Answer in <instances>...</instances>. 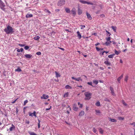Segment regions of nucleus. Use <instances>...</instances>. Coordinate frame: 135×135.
<instances>
[{
    "mask_svg": "<svg viewBox=\"0 0 135 135\" xmlns=\"http://www.w3.org/2000/svg\"><path fill=\"white\" fill-rule=\"evenodd\" d=\"M15 71H17L18 72H20L22 71V70L20 69V68H18L17 69L15 70Z\"/></svg>",
    "mask_w": 135,
    "mask_h": 135,
    "instance_id": "nucleus-37",
    "label": "nucleus"
},
{
    "mask_svg": "<svg viewBox=\"0 0 135 135\" xmlns=\"http://www.w3.org/2000/svg\"><path fill=\"white\" fill-rule=\"evenodd\" d=\"M111 28L112 29L114 32H116L117 27L116 26H111Z\"/></svg>",
    "mask_w": 135,
    "mask_h": 135,
    "instance_id": "nucleus-23",
    "label": "nucleus"
},
{
    "mask_svg": "<svg viewBox=\"0 0 135 135\" xmlns=\"http://www.w3.org/2000/svg\"><path fill=\"white\" fill-rule=\"evenodd\" d=\"M109 59L108 58H106V61H104V63L107 66H110L112 65L111 62H109Z\"/></svg>",
    "mask_w": 135,
    "mask_h": 135,
    "instance_id": "nucleus-5",
    "label": "nucleus"
},
{
    "mask_svg": "<svg viewBox=\"0 0 135 135\" xmlns=\"http://www.w3.org/2000/svg\"><path fill=\"white\" fill-rule=\"evenodd\" d=\"M114 52L115 54H116L117 55H118L119 53H120V52L119 51H117L115 49L114 50Z\"/></svg>",
    "mask_w": 135,
    "mask_h": 135,
    "instance_id": "nucleus-27",
    "label": "nucleus"
},
{
    "mask_svg": "<svg viewBox=\"0 0 135 135\" xmlns=\"http://www.w3.org/2000/svg\"><path fill=\"white\" fill-rule=\"evenodd\" d=\"M128 77L127 76H126L124 79V80L126 81H127L128 79Z\"/></svg>",
    "mask_w": 135,
    "mask_h": 135,
    "instance_id": "nucleus-51",
    "label": "nucleus"
},
{
    "mask_svg": "<svg viewBox=\"0 0 135 135\" xmlns=\"http://www.w3.org/2000/svg\"><path fill=\"white\" fill-rule=\"evenodd\" d=\"M123 77V74H122V75L119 77L117 79V81H118V83H120V80Z\"/></svg>",
    "mask_w": 135,
    "mask_h": 135,
    "instance_id": "nucleus-12",
    "label": "nucleus"
},
{
    "mask_svg": "<svg viewBox=\"0 0 135 135\" xmlns=\"http://www.w3.org/2000/svg\"><path fill=\"white\" fill-rule=\"evenodd\" d=\"M86 4H90V5H96L95 4H94L93 3H91L90 2H87L86 1Z\"/></svg>",
    "mask_w": 135,
    "mask_h": 135,
    "instance_id": "nucleus-33",
    "label": "nucleus"
},
{
    "mask_svg": "<svg viewBox=\"0 0 135 135\" xmlns=\"http://www.w3.org/2000/svg\"><path fill=\"white\" fill-rule=\"evenodd\" d=\"M40 38V37L39 36H36L34 38V39L35 40H38Z\"/></svg>",
    "mask_w": 135,
    "mask_h": 135,
    "instance_id": "nucleus-29",
    "label": "nucleus"
},
{
    "mask_svg": "<svg viewBox=\"0 0 135 135\" xmlns=\"http://www.w3.org/2000/svg\"><path fill=\"white\" fill-rule=\"evenodd\" d=\"M51 108V106L50 107V108H46V110H50Z\"/></svg>",
    "mask_w": 135,
    "mask_h": 135,
    "instance_id": "nucleus-57",
    "label": "nucleus"
},
{
    "mask_svg": "<svg viewBox=\"0 0 135 135\" xmlns=\"http://www.w3.org/2000/svg\"><path fill=\"white\" fill-rule=\"evenodd\" d=\"M65 88L66 89H72V87L69 85H67L65 86Z\"/></svg>",
    "mask_w": 135,
    "mask_h": 135,
    "instance_id": "nucleus-24",
    "label": "nucleus"
},
{
    "mask_svg": "<svg viewBox=\"0 0 135 135\" xmlns=\"http://www.w3.org/2000/svg\"><path fill=\"white\" fill-rule=\"evenodd\" d=\"M25 56L27 58L30 59L32 56L30 54H27L25 55Z\"/></svg>",
    "mask_w": 135,
    "mask_h": 135,
    "instance_id": "nucleus-14",
    "label": "nucleus"
},
{
    "mask_svg": "<svg viewBox=\"0 0 135 135\" xmlns=\"http://www.w3.org/2000/svg\"><path fill=\"white\" fill-rule=\"evenodd\" d=\"M87 84L93 87H94V86L92 85V82H88L87 83Z\"/></svg>",
    "mask_w": 135,
    "mask_h": 135,
    "instance_id": "nucleus-44",
    "label": "nucleus"
},
{
    "mask_svg": "<svg viewBox=\"0 0 135 135\" xmlns=\"http://www.w3.org/2000/svg\"><path fill=\"white\" fill-rule=\"evenodd\" d=\"M84 114V112L83 111H81L79 114V116H82Z\"/></svg>",
    "mask_w": 135,
    "mask_h": 135,
    "instance_id": "nucleus-21",
    "label": "nucleus"
},
{
    "mask_svg": "<svg viewBox=\"0 0 135 135\" xmlns=\"http://www.w3.org/2000/svg\"><path fill=\"white\" fill-rule=\"evenodd\" d=\"M17 99H16L15 100H14L12 102V103H14L16 102V101L17 100Z\"/></svg>",
    "mask_w": 135,
    "mask_h": 135,
    "instance_id": "nucleus-58",
    "label": "nucleus"
},
{
    "mask_svg": "<svg viewBox=\"0 0 135 135\" xmlns=\"http://www.w3.org/2000/svg\"><path fill=\"white\" fill-rule=\"evenodd\" d=\"M106 39L107 41H110V40L111 39V37L110 36H109L108 37H107L106 38Z\"/></svg>",
    "mask_w": 135,
    "mask_h": 135,
    "instance_id": "nucleus-40",
    "label": "nucleus"
},
{
    "mask_svg": "<svg viewBox=\"0 0 135 135\" xmlns=\"http://www.w3.org/2000/svg\"><path fill=\"white\" fill-rule=\"evenodd\" d=\"M105 17V16L104 14H102L100 15V17L102 18L104 17Z\"/></svg>",
    "mask_w": 135,
    "mask_h": 135,
    "instance_id": "nucleus-53",
    "label": "nucleus"
},
{
    "mask_svg": "<svg viewBox=\"0 0 135 135\" xmlns=\"http://www.w3.org/2000/svg\"><path fill=\"white\" fill-rule=\"evenodd\" d=\"M100 44V43H99V42H98L96 44H95V46H97L98 45H99Z\"/></svg>",
    "mask_w": 135,
    "mask_h": 135,
    "instance_id": "nucleus-61",
    "label": "nucleus"
},
{
    "mask_svg": "<svg viewBox=\"0 0 135 135\" xmlns=\"http://www.w3.org/2000/svg\"><path fill=\"white\" fill-rule=\"evenodd\" d=\"M77 36L78 37V38L79 39H80L81 38V36L80 34V32L78 31L77 32Z\"/></svg>",
    "mask_w": 135,
    "mask_h": 135,
    "instance_id": "nucleus-16",
    "label": "nucleus"
},
{
    "mask_svg": "<svg viewBox=\"0 0 135 135\" xmlns=\"http://www.w3.org/2000/svg\"><path fill=\"white\" fill-rule=\"evenodd\" d=\"M81 29H83L85 27V25H80Z\"/></svg>",
    "mask_w": 135,
    "mask_h": 135,
    "instance_id": "nucleus-47",
    "label": "nucleus"
},
{
    "mask_svg": "<svg viewBox=\"0 0 135 135\" xmlns=\"http://www.w3.org/2000/svg\"><path fill=\"white\" fill-rule=\"evenodd\" d=\"M96 49L97 51H99L100 50V48H99L97 47H96Z\"/></svg>",
    "mask_w": 135,
    "mask_h": 135,
    "instance_id": "nucleus-56",
    "label": "nucleus"
},
{
    "mask_svg": "<svg viewBox=\"0 0 135 135\" xmlns=\"http://www.w3.org/2000/svg\"><path fill=\"white\" fill-rule=\"evenodd\" d=\"M100 10H98L95 12L96 14H99L100 13Z\"/></svg>",
    "mask_w": 135,
    "mask_h": 135,
    "instance_id": "nucleus-55",
    "label": "nucleus"
},
{
    "mask_svg": "<svg viewBox=\"0 0 135 135\" xmlns=\"http://www.w3.org/2000/svg\"><path fill=\"white\" fill-rule=\"evenodd\" d=\"M5 5L4 3L2 1L0 0V8L3 11H5V8L4 7Z\"/></svg>",
    "mask_w": 135,
    "mask_h": 135,
    "instance_id": "nucleus-3",
    "label": "nucleus"
},
{
    "mask_svg": "<svg viewBox=\"0 0 135 135\" xmlns=\"http://www.w3.org/2000/svg\"><path fill=\"white\" fill-rule=\"evenodd\" d=\"M4 30L7 34H12L14 32L13 28L9 25L7 26V28L4 29Z\"/></svg>",
    "mask_w": 135,
    "mask_h": 135,
    "instance_id": "nucleus-1",
    "label": "nucleus"
},
{
    "mask_svg": "<svg viewBox=\"0 0 135 135\" xmlns=\"http://www.w3.org/2000/svg\"><path fill=\"white\" fill-rule=\"evenodd\" d=\"M95 105L98 107L100 106V102L99 101L97 102L96 103Z\"/></svg>",
    "mask_w": 135,
    "mask_h": 135,
    "instance_id": "nucleus-34",
    "label": "nucleus"
},
{
    "mask_svg": "<svg viewBox=\"0 0 135 135\" xmlns=\"http://www.w3.org/2000/svg\"><path fill=\"white\" fill-rule=\"evenodd\" d=\"M71 13L73 15V16H75L76 14V12L75 11V8H73L71 11Z\"/></svg>",
    "mask_w": 135,
    "mask_h": 135,
    "instance_id": "nucleus-9",
    "label": "nucleus"
},
{
    "mask_svg": "<svg viewBox=\"0 0 135 135\" xmlns=\"http://www.w3.org/2000/svg\"><path fill=\"white\" fill-rule=\"evenodd\" d=\"M28 102V101L27 100H25L23 103V105H25L26 103H27Z\"/></svg>",
    "mask_w": 135,
    "mask_h": 135,
    "instance_id": "nucleus-45",
    "label": "nucleus"
},
{
    "mask_svg": "<svg viewBox=\"0 0 135 135\" xmlns=\"http://www.w3.org/2000/svg\"><path fill=\"white\" fill-rule=\"evenodd\" d=\"M100 69L102 70H103L104 69V68L102 67H100Z\"/></svg>",
    "mask_w": 135,
    "mask_h": 135,
    "instance_id": "nucleus-64",
    "label": "nucleus"
},
{
    "mask_svg": "<svg viewBox=\"0 0 135 135\" xmlns=\"http://www.w3.org/2000/svg\"><path fill=\"white\" fill-rule=\"evenodd\" d=\"M93 82L96 85H97L98 84V80H93Z\"/></svg>",
    "mask_w": 135,
    "mask_h": 135,
    "instance_id": "nucleus-25",
    "label": "nucleus"
},
{
    "mask_svg": "<svg viewBox=\"0 0 135 135\" xmlns=\"http://www.w3.org/2000/svg\"><path fill=\"white\" fill-rule=\"evenodd\" d=\"M49 97V96L47 95H45L44 94L43 96L42 97H41L42 99V98L44 99H47Z\"/></svg>",
    "mask_w": 135,
    "mask_h": 135,
    "instance_id": "nucleus-17",
    "label": "nucleus"
},
{
    "mask_svg": "<svg viewBox=\"0 0 135 135\" xmlns=\"http://www.w3.org/2000/svg\"><path fill=\"white\" fill-rule=\"evenodd\" d=\"M122 102L123 104L125 106H126L127 105V103H126L124 101V100H122Z\"/></svg>",
    "mask_w": 135,
    "mask_h": 135,
    "instance_id": "nucleus-39",
    "label": "nucleus"
},
{
    "mask_svg": "<svg viewBox=\"0 0 135 135\" xmlns=\"http://www.w3.org/2000/svg\"><path fill=\"white\" fill-rule=\"evenodd\" d=\"M79 2L83 4H86V1H85L80 0L79 1Z\"/></svg>",
    "mask_w": 135,
    "mask_h": 135,
    "instance_id": "nucleus-35",
    "label": "nucleus"
},
{
    "mask_svg": "<svg viewBox=\"0 0 135 135\" xmlns=\"http://www.w3.org/2000/svg\"><path fill=\"white\" fill-rule=\"evenodd\" d=\"M110 90L111 91V92L112 95L113 96H115V94L114 93V90L113 87L110 86Z\"/></svg>",
    "mask_w": 135,
    "mask_h": 135,
    "instance_id": "nucleus-7",
    "label": "nucleus"
},
{
    "mask_svg": "<svg viewBox=\"0 0 135 135\" xmlns=\"http://www.w3.org/2000/svg\"><path fill=\"white\" fill-rule=\"evenodd\" d=\"M99 131L100 133L101 134L103 133V130L101 128H99Z\"/></svg>",
    "mask_w": 135,
    "mask_h": 135,
    "instance_id": "nucleus-30",
    "label": "nucleus"
},
{
    "mask_svg": "<svg viewBox=\"0 0 135 135\" xmlns=\"http://www.w3.org/2000/svg\"><path fill=\"white\" fill-rule=\"evenodd\" d=\"M26 123H27V124H29L30 123V122L29 121H26Z\"/></svg>",
    "mask_w": 135,
    "mask_h": 135,
    "instance_id": "nucleus-63",
    "label": "nucleus"
},
{
    "mask_svg": "<svg viewBox=\"0 0 135 135\" xmlns=\"http://www.w3.org/2000/svg\"><path fill=\"white\" fill-rule=\"evenodd\" d=\"M33 15L32 14H27L26 15V18H30L32 17Z\"/></svg>",
    "mask_w": 135,
    "mask_h": 135,
    "instance_id": "nucleus-19",
    "label": "nucleus"
},
{
    "mask_svg": "<svg viewBox=\"0 0 135 135\" xmlns=\"http://www.w3.org/2000/svg\"><path fill=\"white\" fill-rule=\"evenodd\" d=\"M78 105H80V106H79V107L80 108H81L83 107V105L82 104H81L79 102H78Z\"/></svg>",
    "mask_w": 135,
    "mask_h": 135,
    "instance_id": "nucleus-42",
    "label": "nucleus"
},
{
    "mask_svg": "<svg viewBox=\"0 0 135 135\" xmlns=\"http://www.w3.org/2000/svg\"><path fill=\"white\" fill-rule=\"evenodd\" d=\"M115 55V54H112L108 56V57L109 58H112L113 56Z\"/></svg>",
    "mask_w": 135,
    "mask_h": 135,
    "instance_id": "nucleus-22",
    "label": "nucleus"
},
{
    "mask_svg": "<svg viewBox=\"0 0 135 135\" xmlns=\"http://www.w3.org/2000/svg\"><path fill=\"white\" fill-rule=\"evenodd\" d=\"M109 119L110 121L112 122H117V120L115 119H112L110 118H109Z\"/></svg>",
    "mask_w": 135,
    "mask_h": 135,
    "instance_id": "nucleus-13",
    "label": "nucleus"
},
{
    "mask_svg": "<svg viewBox=\"0 0 135 135\" xmlns=\"http://www.w3.org/2000/svg\"><path fill=\"white\" fill-rule=\"evenodd\" d=\"M65 11L66 13H69L70 12V9L68 8H65Z\"/></svg>",
    "mask_w": 135,
    "mask_h": 135,
    "instance_id": "nucleus-20",
    "label": "nucleus"
},
{
    "mask_svg": "<svg viewBox=\"0 0 135 135\" xmlns=\"http://www.w3.org/2000/svg\"><path fill=\"white\" fill-rule=\"evenodd\" d=\"M84 94L85 97L84 99L85 100H89L91 98V96L92 95V93H90L89 91L85 92Z\"/></svg>",
    "mask_w": 135,
    "mask_h": 135,
    "instance_id": "nucleus-2",
    "label": "nucleus"
},
{
    "mask_svg": "<svg viewBox=\"0 0 135 135\" xmlns=\"http://www.w3.org/2000/svg\"><path fill=\"white\" fill-rule=\"evenodd\" d=\"M65 3V0H60L58 2L57 5L59 6H61L63 5Z\"/></svg>",
    "mask_w": 135,
    "mask_h": 135,
    "instance_id": "nucleus-4",
    "label": "nucleus"
},
{
    "mask_svg": "<svg viewBox=\"0 0 135 135\" xmlns=\"http://www.w3.org/2000/svg\"><path fill=\"white\" fill-rule=\"evenodd\" d=\"M17 49V52H20V49Z\"/></svg>",
    "mask_w": 135,
    "mask_h": 135,
    "instance_id": "nucleus-62",
    "label": "nucleus"
},
{
    "mask_svg": "<svg viewBox=\"0 0 135 135\" xmlns=\"http://www.w3.org/2000/svg\"><path fill=\"white\" fill-rule=\"evenodd\" d=\"M45 12H47L50 14L51 13L50 12L48 9H45Z\"/></svg>",
    "mask_w": 135,
    "mask_h": 135,
    "instance_id": "nucleus-38",
    "label": "nucleus"
},
{
    "mask_svg": "<svg viewBox=\"0 0 135 135\" xmlns=\"http://www.w3.org/2000/svg\"><path fill=\"white\" fill-rule=\"evenodd\" d=\"M106 31L107 33L106 34L107 36H110L111 35V34L110 32L107 31V30H105Z\"/></svg>",
    "mask_w": 135,
    "mask_h": 135,
    "instance_id": "nucleus-28",
    "label": "nucleus"
},
{
    "mask_svg": "<svg viewBox=\"0 0 135 135\" xmlns=\"http://www.w3.org/2000/svg\"><path fill=\"white\" fill-rule=\"evenodd\" d=\"M15 128V126L13 124H12V127H10L9 129V131H12Z\"/></svg>",
    "mask_w": 135,
    "mask_h": 135,
    "instance_id": "nucleus-15",
    "label": "nucleus"
},
{
    "mask_svg": "<svg viewBox=\"0 0 135 135\" xmlns=\"http://www.w3.org/2000/svg\"><path fill=\"white\" fill-rule=\"evenodd\" d=\"M55 72L56 74V77L57 78L58 77H59L60 76V74L58 73L57 72L55 71Z\"/></svg>",
    "mask_w": 135,
    "mask_h": 135,
    "instance_id": "nucleus-26",
    "label": "nucleus"
},
{
    "mask_svg": "<svg viewBox=\"0 0 135 135\" xmlns=\"http://www.w3.org/2000/svg\"><path fill=\"white\" fill-rule=\"evenodd\" d=\"M29 133L30 135H37L34 132H29Z\"/></svg>",
    "mask_w": 135,
    "mask_h": 135,
    "instance_id": "nucleus-36",
    "label": "nucleus"
},
{
    "mask_svg": "<svg viewBox=\"0 0 135 135\" xmlns=\"http://www.w3.org/2000/svg\"><path fill=\"white\" fill-rule=\"evenodd\" d=\"M82 13V12L81 10L79 9V8L78 10V13L79 15H81Z\"/></svg>",
    "mask_w": 135,
    "mask_h": 135,
    "instance_id": "nucleus-32",
    "label": "nucleus"
},
{
    "mask_svg": "<svg viewBox=\"0 0 135 135\" xmlns=\"http://www.w3.org/2000/svg\"><path fill=\"white\" fill-rule=\"evenodd\" d=\"M104 100L105 101H107L109 102H110V100L107 98H105L104 99Z\"/></svg>",
    "mask_w": 135,
    "mask_h": 135,
    "instance_id": "nucleus-48",
    "label": "nucleus"
},
{
    "mask_svg": "<svg viewBox=\"0 0 135 135\" xmlns=\"http://www.w3.org/2000/svg\"><path fill=\"white\" fill-rule=\"evenodd\" d=\"M78 109V108L77 107V105L74 104L73 106V109L75 111H77Z\"/></svg>",
    "mask_w": 135,
    "mask_h": 135,
    "instance_id": "nucleus-8",
    "label": "nucleus"
},
{
    "mask_svg": "<svg viewBox=\"0 0 135 135\" xmlns=\"http://www.w3.org/2000/svg\"><path fill=\"white\" fill-rule=\"evenodd\" d=\"M18 45L21 47H23L25 46V45L23 44H19Z\"/></svg>",
    "mask_w": 135,
    "mask_h": 135,
    "instance_id": "nucleus-54",
    "label": "nucleus"
},
{
    "mask_svg": "<svg viewBox=\"0 0 135 135\" xmlns=\"http://www.w3.org/2000/svg\"><path fill=\"white\" fill-rule=\"evenodd\" d=\"M38 128H39L40 127V121L39 119H38Z\"/></svg>",
    "mask_w": 135,
    "mask_h": 135,
    "instance_id": "nucleus-46",
    "label": "nucleus"
},
{
    "mask_svg": "<svg viewBox=\"0 0 135 135\" xmlns=\"http://www.w3.org/2000/svg\"><path fill=\"white\" fill-rule=\"evenodd\" d=\"M118 119L120 120H123L124 119V118L121 117H118Z\"/></svg>",
    "mask_w": 135,
    "mask_h": 135,
    "instance_id": "nucleus-43",
    "label": "nucleus"
},
{
    "mask_svg": "<svg viewBox=\"0 0 135 135\" xmlns=\"http://www.w3.org/2000/svg\"><path fill=\"white\" fill-rule=\"evenodd\" d=\"M86 14L88 19L89 20H91L92 19V17H91L90 14L87 12H86Z\"/></svg>",
    "mask_w": 135,
    "mask_h": 135,
    "instance_id": "nucleus-11",
    "label": "nucleus"
},
{
    "mask_svg": "<svg viewBox=\"0 0 135 135\" xmlns=\"http://www.w3.org/2000/svg\"><path fill=\"white\" fill-rule=\"evenodd\" d=\"M95 111L97 113H100V111L99 110H95Z\"/></svg>",
    "mask_w": 135,
    "mask_h": 135,
    "instance_id": "nucleus-52",
    "label": "nucleus"
},
{
    "mask_svg": "<svg viewBox=\"0 0 135 135\" xmlns=\"http://www.w3.org/2000/svg\"><path fill=\"white\" fill-rule=\"evenodd\" d=\"M29 115L32 117H33V116L36 117V112L34 111L33 113H29Z\"/></svg>",
    "mask_w": 135,
    "mask_h": 135,
    "instance_id": "nucleus-10",
    "label": "nucleus"
},
{
    "mask_svg": "<svg viewBox=\"0 0 135 135\" xmlns=\"http://www.w3.org/2000/svg\"><path fill=\"white\" fill-rule=\"evenodd\" d=\"M131 124L132 125H134V127L135 126V122H133Z\"/></svg>",
    "mask_w": 135,
    "mask_h": 135,
    "instance_id": "nucleus-60",
    "label": "nucleus"
},
{
    "mask_svg": "<svg viewBox=\"0 0 135 135\" xmlns=\"http://www.w3.org/2000/svg\"><path fill=\"white\" fill-rule=\"evenodd\" d=\"M112 42L111 41H107L105 44V45H106L108 46L110 44H111L112 43Z\"/></svg>",
    "mask_w": 135,
    "mask_h": 135,
    "instance_id": "nucleus-18",
    "label": "nucleus"
},
{
    "mask_svg": "<svg viewBox=\"0 0 135 135\" xmlns=\"http://www.w3.org/2000/svg\"><path fill=\"white\" fill-rule=\"evenodd\" d=\"M29 46L27 45L26 46L24 47V49L26 50H27L28 49H29Z\"/></svg>",
    "mask_w": 135,
    "mask_h": 135,
    "instance_id": "nucleus-41",
    "label": "nucleus"
},
{
    "mask_svg": "<svg viewBox=\"0 0 135 135\" xmlns=\"http://www.w3.org/2000/svg\"><path fill=\"white\" fill-rule=\"evenodd\" d=\"M69 94L68 92H67L66 93H65L64 95V98H65L66 97H68V96Z\"/></svg>",
    "mask_w": 135,
    "mask_h": 135,
    "instance_id": "nucleus-31",
    "label": "nucleus"
},
{
    "mask_svg": "<svg viewBox=\"0 0 135 135\" xmlns=\"http://www.w3.org/2000/svg\"><path fill=\"white\" fill-rule=\"evenodd\" d=\"M36 54L37 55H41V53L40 52L38 51L36 53Z\"/></svg>",
    "mask_w": 135,
    "mask_h": 135,
    "instance_id": "nucleus-50",
    "label": "nucleus"
},
{
    "mask_svg": "<svg viewBox=\"0 0 135 135\" xmlns=\"http://www.w3.org/2000/svg\"><path fill=\"white\" fill-rule=\"evenodd\" d=\"M112 42H113V44H115L116 43V42H115V41H112Z\"/></svg>",
    "mask_w": 135,
    "mask_h": 135,
    "instance_id": "nucleus-59",
    "label": "nucleus"
},
{
    "mask_svg": "<svg viewBox=\"0 0 135 135\" xmlns=\"http://www.w3.org/2000/svg\"><path fill=\"white\" fill-rule=\"evenodd\" d=\"M93 131L95 133H96V132H97V130L95 128H93Z\"/></svg>",
    "mask_w": 135,
    "mask_h": 135,
    "instance_id": "nucleus-49",
    "label": "nucleus"
},
{
    "mask_svg": "<svg viewBox=\"0 0 135 135\" xmlns=\"http://www.w3.org/2000/svg\"><path fill=\"white\" fill-rule=\"evenodd\" d=\"M71 78L75 80L76 81H82V79L80 77H78L77 78H75L74 77H72Z\"/></svg>",
    "mask_w": 135,
    "mask_h": 135,
    "instance_id": "nucleus-6",
    "label": "nucleus"
}]
</instances>
